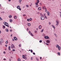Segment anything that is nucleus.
I'll list each match as a JSON object with an SVG mask.
<instances>
[{"instance_id": "nucleus-24", "label": "nucleus", "mask_w": 61, "mask_h": 61, "mask_svg": "<svg viewBox=\"0 0 61 61\" xmlns=\"http://www.w3.org/2000/svg\"><path fill=\"white\" fill-rule=\"evenodd\" d=\"M58 55H59V56H60V53L59 52H58Z\"/></svg>"}, {"instance_id": "nucleus-64", "label": "nucleus", "mask_w": 61, "mask_h": 61, "mask_svg": "<svg viewBox=\"0 0 61 61\" xmlns=\"http://www.w3.org/2000/svg\"><path fill=\"white\" fill-rule=\"evenodd\" d=\"M9 60L10 61H11V59H10V60Z\"/></svg>"}, {"instance_id": "nucleus-39", "label": "nucleus", "mask_w": 61, "mask_h": 61, "mask_svg": "<svg viewBox=\"0 0 61 61\" xmlns=\"http://www.w3.org/2000/svg\"><path fill=\"white\" fill-rule=\"evenodd\" d=\"M27 21H30V20H29V19H27Z\"/></svg>"}, {"instance_id": "nucleus-63", "label": "nucleus", "mask_w": 61, "mask_h": 61, "mask_svg": "<svg viewBox=\"0 0 61 61\" xmlns=\"http://www.w3.org/2000/svg\"><path fill=\"white\" fill-rule=\"evenodd\" d=\"M9 1H11V0H8Z\"/></svg>"}, {"instance_id": "nucleus-32", "label": "nucleus", "mask_w": 61, "mask_h": 61, "mask_svg": "<svg viewBox=\"0 0 61 61\" xmlns=\"http://www.w3.org/2000/svg\"><path fill=\"white\" fill-rule=\"evenodd\" d=\"M0 20L1 21V20H2V19L0 17Z\"/></svg>"}, {"instance_id": "nucleus-5", "label": "nucleus", "mask_w": 61, "mask_h": 61, "mask_svg": "<svg viewBox=\"0 0 61 61\" xmlns=\"http://www.w3.org/2000/svg\"><path fill=\"white\" fill-rule=\"evenodd\" d=\"M25 56H25H24V55L22 56V57L23 58H25V60H26V59H27V58L26 57V56Z\"/></svg>"}, {"instance_id": "nucleus-16", "label": "nucleus", "mask_w": 61, "mask_h": 61, "mask_svg": "<svg viewBox=\"0 0 61 61\" xmlns=\"http://www.w3.org/2000/svg\"><path fill=\"white\" fill-rule=\"evenodd\" d=\"M27 25H28V26H30V25H31V24L30 23H27Z\"/></svg>"}, {"instance_id": "nucleus-43", "label": "nucleus", "mask_w": 61, "mask_h": 61, "mask_svg": "<svg viewBox=\"0 0 61 61\" xmlns=\"http://www.w3.org/2000/svg\"><path fill=\"white\" fill-rule=\"evenodd\" d=\"M29 34H31V31H29Z\"/></svg>"}, {"instance_id": "nucleus-34", "label": "nucleus", "mask_w": 61, "mask_h": 61, "mask_svg": "<svg viewBox=\"0 0 61 61\" xmlns=\"http://www.w3.org/2000/svg\"><path fill=\"white\" fill-rule=\"evenodd\" d=\"M19 46L20 47H21V44H20V45H19Z\"/></svg>"}, {"instance_id": "nucleus-14", "label": "nucleus", "mask_w": 61, "mask_h": 61, "mask_svg": "<svg viewBox=\"0 0 61 61\" xmlns=\"http://www.w3.org/2000/svg\"><path fill=\"white\" fill-rule=\"evenodd\" d=\"M8 49L9 50H11V48H10V46H9Z\"/></svg>"}, {"instance_id": "nucleus-2", "label": "nucleus", "mask_w": 61, "mask_h": 61, "mask_svg": "<svg viewBox=\"0 0 61 61\" xmlns=\"http://www.w3.org/2000/svg\"><path fill=\"white\" fill-rule=\"evenodd\" d=\"M56 47L57 48H58V50H61V47L60 46H59L58 45H56Z\"/></svg>"}, {"instance_id": "nucleus-12", "label": "nucleus", "mask_w": 61, "mask_h": 61, "mask_svg": "<svg viewBox=\"0 0 61 61\" xmlns=\"http://www.w3.org/2000/svg\"><path fill=\"white\" fill-rule=\"evenodd\" d=\"M47 15L48 16H49V15L50 14V13H49V12H47Z\"/></svg>"}, {"instance_id": "nucleus-15", "label": "nucleus", "mask_w": 61, "mask_h": 61, "mask_svg": "<svg viewBox=\"0 0 61 61\" xmlns=\"http://www.w3.org/2000/svg\"><path fill=\"white\" fill-rule=\"evenodd\" d=\"M43 9H46V6H44L43 7Z\"/></svg>"}, {"instance_id": "nucleus-11", "label": "nucleus", "mask_w": 61, "mask_h": 61, "mask_svg": "<svg viewBox=\"0 0 61 61\" xmlns=\"http://www.w3.org/2000/svg\"><path fill=\"white\" fill-rule=\"evenodd\" d=\"M38 10H41V7H39L38 8Z\"/></svg>"}, {"instance_id": "nucleus-37", "label": "nucleus", "mask_w": 61, "mask_h": 61, "mask_svg": "<svg viewBox=\"0 0 61 61\" xmlns=\"http://www.w3.org/2000/svg\"><path fill=\"white\" fill-rule=\"evenodd\" d=\"M30 51H31V53H33V50H31Z\"/></svg>"}, {"instance_id": "nucleus-56", "label": "nucleus", "mask_w": 61, "mask_h": 61, "mask_svg": "<svg viewBox=\"0 0 61 61\" xmlns=\"http://www.w3.org/2000/svg\"><path fill=\"white\" fill-rule=\"evenodd\" d=\"M40 59H42V57H40Z\"/></svg>"}, {"instance_id": "nucleus-55", "label": "nucleus", "mask_w": 61, "mask_h": 61, "mask_svg": "<svg viewBox=\"0 0 61 61\" xmlns=\"http://www.w3.org/2000/svg\"><path fill=\"white\" fill-rule=\"evenodd\" d=\"M12 40L13 41H15V40L14 39H12Z\"/></svg>"}, {"instance_id": "nucleus-47", "label": "nucleus", "mask_w": 61, "mask_h": 61, "mask_svg": "<svg viewBox=\"0 0 61 61\" xmlns=\"http://www.w3.org/2000/svg\"><path fill=\"white\" fill-rule=\"evenodd\" d=\"M40 15H41V16H43V15L41 14H40Z\"/></svg>"}, {"instance_id": "nucleus-13", "label": "nucleus", "mask_w": 61, "mask_h": 61, "mask_svg": "<svg viewBox=\"0 0 61 61\" xmlns=\"http://www.w3.org/2000/svg\"><path fill=\"white\" fill-rule=\"evenodd\" d=\"M14 38L15 40H17V38H16L15 37H14Z\"/></svg>"}, {"instance_id": "nucleus-38", "label": "nucleus", "mask_w": 61, "mask_h": 61, "mask_svg": "<svg viewBox=\"0 0 61 61\" xmlns=\"http://www.w3.org/2000/svg\"><path fill=\"white\" fill-rule=\"evenodd\" d=\"M55 36H56V37H57V35H56L55 34Z\"/></svg>"}, {"instance_id": "nucleus-61", "label": "nucleus", "mask_w": 61, "mask_h": 61, "mask_svg": "<svg viewBox=\"0 0 61 61\" xmlns=\"http://www.w3.org/2000/svg\"><path fill=\"white\" fill-rule=\"evenodd\" d=\"M1 31L0 30V34H1Z\"/></svg>"}, {"instance_id": "nucleus-1", "label": "nucleus", "mask_w": 61, "mask_h": 61, "mask_svg": "<svg viewBox=\"0 0 61 61\" xmlns=\"http://www.w3.org/2000/svg\"><path fill=\"white\" fill-rule=\"evenodd\" d=\"M0 45H1L2 43H3L4 41L3 39H0Z\"/></svg>"}, {"instance_id": "nucleus-57", "label": "nucleus", "mask_w": 61, "mask_h": 61, "mask_svg": "<svg viewBox=\"0 0 61 61\" xmlns=\"http://www.w3.org/2000/svg\"><path fill=\"white\" fill-rule=\"evenodd\" d=\"M55 27L54 26V29H55Z\"/></svg>"}, {"instance_id": "nucleus-50", "label": "nucleus", "mask_w": 61, "mask_h": 61, "mask_svg": "<svg viewBox=\"0 0 61 61\" xmlns=\"http://www.w3.org/2000/svg\"><path fill=\"white\" fill-rule=\"evenodd\" d=\"M26 6L27 7H28V5H26Z\"/></svg>"}, {"instance_id": "nucleus-31", "label": "nucleus", "mask_w": 61, "mask_h": 61, "mask_svg": "<svg viewBox=\"0 0 61 61\" xmlns=\"http://www.w3.org/2000/svg\"><path fill=\"white\" fill-rule=\"evenodd\" d=\"M59 25V23H57L56 24V26H57Z\"/></svg>"}, {"instance_id": "nucleus-58", "label": "nucleus", "mask_w": 61, "mask_h": 61, "mask_svg": "<svg viewBox=\"0 0 61 61\" xmlns=\"http://www.w3.org/2000/svg\"><path fill=\"white\" fill-rule=\"evenodd\" d=\"M7 45H5V46H6V47H7Z\"/></svg>"}, {"instance_id": "nucleus-29", "label": "nucleus", "mask_w": 61, "mask_h": 61, "mask_svg": "<svg viewBox=\"0 0 61 61\" xmlns=\"http://www.w3.org/2000/svg\"><path fill=\"white\" fill-rule=\"evenodd\" d=\"M45 18L46 19H47V17L46 16H45Z\"/></svg>"}, {"instance_id": "nucleus-49", "label": "nucleus", "mask_w": 61, "mask_h": 61, "mask_svg": "<svg viewBox=\"0 0 61 61\" xmlns=\"http://www.w3.org/2000/svg\"><path fill=\"white\" fill-rule=\"evenodd\" d=\"M46 45H49L48 44H47V43H46Z\"/></svg>"}, {"instance_id": "nucleus-51", "label": "nucleus", "mask_w": 61, "mask_h": 61, "mask_svg": "<svg viewBox=\"0 0 61 61\" xmlns=\"http://www.w3.org/2000/svg\"><path fill=\"white\" fill-rule=\"evenodd\" d=\"M60 13H61V14L60 15L61 17V12H60Z\"/></svg>"}, {"instance_id": "nucleus-6", "label": "nucleus", "mask_w": 61, "mask_h": 61, "mask_svg": "<svg viewBox=\"0 0 61 61\" xmlns=\"http://www.w3.org/2000/svg\"><path fill=\"white\" fill-rule=\"evenodd\" d=\"M38 3L37 2H36L35 3V5H36V7H38V6H39V5H38V3Z\"/></svg>"}, {"instance_id": "nucleus-35", "label": "nucleus", "mask_w": 61, "mask_h": 61, "mask_svg": "<svg viewBox=\"0 0 61 61\" xmlns=\"http://www.w3.org/2000/svg\"><path fill=\"white\" fill-rule=\"evenodd\" d=\"M42 40H40L39 41L40 43H42Z\"/></svg>"}, {"instance_id": "nucleus-52", "label": "nucleus", "mask_w": 61, "mask_h": 61, "mask_svg": "<svg viewBox=\"0 0 61 61\" xmlns=\"http://www.w3.org/2000/svg\"><path fill=\"white\" fill-rule=\"evenodd\" d=\"M27 31H28V28H27Z\"/></svg>"}, {"instance_id": "nucleus-21", "label": "nucleus", "mask_w": 61, "mask_h": 61, "mask_svg": "<svg viewBox=\"0 0 61 61\" xmlns=\"http://www.w3.org/2000/svg\"><path fill=\"white\" fill-rule=\"evenodd\" d=\"M39 29H40L41 28V26L40 25V26L39 27Z\"/></svg>"}, {"instance_id": "nucleus-48", "label": "nucleus", "mask_w": 61, "mask_h": 61, "mask_svg": "<svg viewBox=\"0 0 61 61\" xmlns=\"http://www.w3.org/2000/svg\"><path fill=\"white\" fill-rule=\"evenodd\" d=\"M3 53H4V54H5V51H4Z\"/></svg>"}, {"instance_id": "nucleus-25", "label": "nucleus", "mask_w": 61, "mask_h": 61, "mask_svg": "<svg viewBox=\"0 0 61 61\" xmlns=\"http://www.w3.org/2000/svg\"><path fill=\"white\" fill-rule=\"evenodd\" d=\"M30 35L31 36H34V35H33L32 33H30Z\"/></svg>"}, {"instance_id": "nucleus-3", "label": "nucleus", "mask_w": 61, "mask_h": 61, "mask_svg": "<svg viewBox=\"0 0 61 61\" xmlns=\"http://www.w3.org/2000/svg\"><path fill=\"white\" fill-rule=\"evenodd\" d=\"M11 49H14L15 48V46H14V45L13 44H12L11 46Z\"/></svg>"}, {"instance_id": "nucleus-44", "label": "nucleus", "mask_w": 61, "mask_h": 61, "mask_svg": "<svg viewBox=\"0 0 61 61\" xmlns=\"http://www.w3.org/2000/svg\"><path fill=\"white\" fill-rule=\"evenodd\" d=\"M33 55H35V53L34 52L33 53Z\"/></svg>"}, {"instance_id": "nucleus-33", "label": "nucleus", "mask_w": 61, "mask_h": 61, "mask_svg": "<svg viewBox=\"0 0 61 61\" xmlns=\"http://www.w3.org/2000/svg\"><path fill=\"white\" fill-rule=\"evenodd\" d=\"M32 20V19L31 18H30L29 19L30 21H31V20Z\"/></svg>"}, {"instance_id": "nucleus-54", "label": "nucleus", "mask_w": 61, "mask_h": 61, "mask_svg": "<svg viewBox=\"0 0 61 61\" xmlns=\"http://www.w3.org/2000/svg\"><path fill=\"white\" fill-rule=\"evenodd\" d=\"M31 60H33V58L32 57H31Z\"/></svg>"}, {"instance_id": "nucleus-62", "label": "nucleus", "mask_w": 61, "mask_h": 61, "mask_svg": "<svg viewBox=\"0 0 61 61\" xmlns=\"http://www.w3.org/2000/svg\"><path fill=\"white\" fill-rule=\"evenodd\" d=\"M52 26L54 28V26L53 25H52Z\"/></svg>"}, {"instance_id": "nucleus-20", "label": "nucleus", "mask_w": 61, "mask_h": 61, "mask_svg": "<svg viewBox=\"0 0 61 61\" xmlns=\"http://www.w3.org/2000/svg\"><path fill=\"white\" fill-rule=\"evenodd\" d=\"M39 0H37V3H39Z\"/></svg>"}, {"instance_id": "nucleus-40", "label": "nucleus", "mask_w": 61, "mask_h": 61, "mask_svg": "<svg viewBox=\"0 0 61 61\" xmlns=\"http://www.w3.org/2000/svg\"><path fill=\"white\" fill-rule=\"evenodd\" d=\"M7 43H8V41H7L6 42V44H7Z\"/></svg>"}, {"instance_id": "nucleus-42", "label": "nucleus", "mask_w": 61, "mask_h": 61, "mask_svg": "<svg viewBox=\"0 0 61 61\" xmlns=\"http://www.w3.org/2000/svg\"><path fill=\"white\" fill-rule=\"evenodd\" d=\"M21 1H22V0H19V2H21Z\"/></svg>"}, {"instance_id": "nucleus-60", "label": "nucleus", "mask_w": 61, "mask_h": 61, "mask_svg": "<svg viewBox=\"0 0 61 61\" xmlns=\"http://www.w3.org/2000/svg\"><path fill=\"white\" fill-rule=\"evenodd\" d=\"M49 25H50V24H51V23H49Z\"/></svg>"}, {"instance_id": "nucleus-18", "label": "nucleus", "mask_w": 61, "mask_h": 61, "mask_svg": "<svg viewBox=\"0 0 61 61\" xmlns=\"http://www.w3.org/2000/svg\"><path fill=\"white\" fill-rule=\"evenodd\" d=\"M14 19H16L17 18V17L16 16H15L14 17Z\"/></svg>"}, {"instance_id": "nucleus-10", "label": "nucleus", "mask_w": 61, "mask_h": 61, "mask_svg": "<svg viewBox=\"0 0 61 61\" xmlns=\"http://www.w3.org/2000/svg\"><path fill=\"white\" fill-rule=\"evenodd\" d=\"M46 42H47V43L49 44V43H50V41L49 40H47L46 41Z\"/></svg>"}, {"instance_id": "nucleus-46", "label": "nucleus", "mask_w": 61, "mask_h": 61, "mask_svg": "<svg viewBox=\"0 0 61 61\" xmlns=\"http://www.w3.org/2000/svg\"><path fill=\"white\" fill-rule=\"evenodd\" d=\"M37 32V31H36V30L35 31V33H36Z\"/></svg>"}, {"instance_id": "nucleus-30", "label": "nucleus", "mask_w": 61, "mask_h": 61, "mask_svg": "<svg viewBox=\"0 0 61 61\" xmlns=\"http://www.w3.org/2000/svg\"><path fill=\"white\" fill-rule=\"evenodd\" d=\"M3 28H5V26L4 25H3Z\"/></svg>"}, {"instance_id": "nucleus-41", "label": "nucleus", "mask_w": 61, "mask_h": 61, "mask_svg": "<svg viewBox=\"0 0 61 61\" xmlns=\"http://www.w3.org/2000/svg\"><path fill=\"white\" fill-rule=\"evenodd\" d=\"M44 31V30L43 29H42V30H41V32H43V31Z\"/></svg>"}, {"instance_id": "nucleus-8", "label": "nucleus", "mask_w": 61, "mask_h": 61, "mask_svg": "<svg viewBox=\"0 0 61 61\" xmlns=\"http://www.w3.org/2000/svg\"><path fill=\"white\" fill-rule=\"evenodd\" d=\"M5 25L6 26H7V27H9V25H8V23H7V22H6V23Z\"/></svg>"}, {"instance_id": "nucleus-28", "label": "nucleus", "mask_w": 61, "mask_h": 61, "mask_svg": "<svg viewBox=\"0 0 61 61\" xmlns=\"http://www.w3.org/2000/svg\"><path fill=\"white\" fill-rule=\"evenodd\" d=\"M18 61H20V58H19L18 59Z\"/></svg>"}, {"instance_id": "nucleus-17", "label": "nucleus", "mask_w": 61, "mask_h": 61, "mask_svg": "<svg viewBox=\"0 0 61 61\" xmlns=\"http://www.w3.org/2000/svg\"><path fill=\"white\" fill-rule=\"evenodd\" d=\"M56 23H57L59 24V22L58 20H56Z\"/></svg>"}, {"instance_id": "nucleus-26", "label": "nucleus", "mask_w": 61, "mask_h": 61, "mask_svg": "<svg viewBox=\"0 0 61 61\" xmlns=\"http://www.w3.org/2000/svg\"><path fill=\"white\" fill-rule=\"evenodd\" d=\"M45 12H47V10L46 9H45Z\"/></svg>"}, {"instance_id": "nucleus-19", "label": "nucleus", "mask_w": 61, "mask_h": 61, "mask_svg": "<svg viewBox=\"0 0 61 61\" xmlns=\"http://www.w3.org/2000/svg\"><path fill=\"white\" fill-rule=\"evenodd\" d=\"M9 18H12V16L11 15H10L9 16Z\"/></svg>"}, {"instance_id": "nucleus-4", "label": "nucleus", "mask_w": 61, "mask_h": 61, "mask_svg": "<svg viewBox=\"0 0 61 61\" xmlns=\"http://www.w3.org/2000/svg\"><path fill=\"white\" fill-rule=\"evenodd\" d=\"M17 9H19V10H20V11H21V8H20V6H18L17 7Z\"/></svg>"}, {"instance_id": "nucleus-27", "label": "nucleus", "mask_w": 61, "mask_h": 61, "mask_svg": "<svg viewBox=\"0 0 61 61\" xmlns=\"http://www.w3.org/2000/svg\"><path fill=\"white\" fill-rule=\"evenodd\" d=\"M6 22H4V25H5L6 24Z\"/></svg>"}, {"instance_id": "nucleus-45", "label": "nucleus", "mask_w": 61, "mask_h": 61, "mask_svg": "<svg viewBox=\"0 0 61 61\" xmlns=\"http://www.w3.org/2000/svg\"><path fill=\"white\" fill-rule=\"evenodd\" d=\"M13 51H15V49H13Z\"/></svg>"}, {"instance_id": "nucleus-53", "label": "nucleus", "mask_w": 61, "mask_h": 61, "mask_svg": "<svg viewBox=\"0 0 61 61\" xmlns=\"http://www.w3.org/2000/svg\"><path fill=\"white\" fill-rule=\"evenodd\" d=\"M10 32H12V30H10Z\"/></svg>"}, {"instance_id": "nucleus-23", "label": "nucleus", "mask_w": 61, "mask_h": 61, "mask_svg": "<svg viewBox=\"0 0 61 61\" xmlns=\"http://www.w3.org/2000/svg\"><path fill=\"white\" fill-rule=\"evenodd\" d=\"M6 31L7 32H8V30L7 29H6Z\"/></svg>"}, {"instance_id": "nucleus-7", "label": "nucleus", "mask_w": 61, "mask_h": 61, "mask_svg": "<svg viewBox=\"0 0 61 61\" xmlns=\"http://www.w3.org/2000/svg\"><path fill=\"white\" fill-rule=\"evenodd\" d=\"M45 39H50V38L49 37L47 36H45Z\"/></svg>"}, {"instance_id": "nucleus-22", "label": "nucleus", "mask_w": 61, "mask_h": 61, "mask_svg": "<svg viewBox=\"0 0 61 61\" xmlns=\"http://www.w3.org/2000/svg\"><path fill=\"white\" fill-rule=\"evenodd\" d=\"M10 22H12L13 21V20L12 19H10Z\"/></svg>"}, {"instance_id": "nucleus-36", "label": "nucleus", "mask_w": 61, "mask_h": 61, "mask_svg": "<svg viewBox=\"0 0 61 61\" xmlns=\"http://www.w3.org/2000/svg\"><path fill=\"white\" fill-rule=\"evenodd\" d=\"M36 59L37 60V61H39V60L37 58H36Z\"/></svg>"}, {"instance_id": "nucleus-9", "label": "nucleus", "mask_w": 61, "mask_h": 61, "mask_svg": "<svg viewBox=\"0 0 61 61\" xmlns=\"http://www.w3.org/2000/svg\"><path fill=\"white\" fill-rule=\"evenodd\" d=\"M41 19L42 20H44V18L43 16H42L41 17Z\"/></svg>"}, {"instance_id": "nucleus-59", "label": "nucleus", "mask_w": 61, "mask_h": 61, "mask_svg": "<svg viewBox=\"0 0 61 61\" xmlns=\"http://www.w3.org/2000/svg\"><path fill=\"white\" fill-rule=\"evenodd\" d=\"M12 34H11V36H12Z\"/></svg>"}]
</instances>
